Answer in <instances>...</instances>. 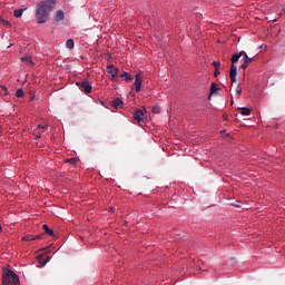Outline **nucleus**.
<instances>
[{
  "label": "nucleus",
  "instance_id": "f257e3e1",
  "mask_svg": "<svg viewBox=\"0 0 285 285\" xmlns=\"http://www.w3.org/2000/svg\"><path fill=\"white\" fill-rule=\"evenodd\" d=\"M57 1L46 0L36 6V21L37 23H46L50 19V12L55 10Z\"/></svg>",
  "mask_w": 285,
  "mask_h": 285
},
{
  "label": "nucleus",
  "instance_id": "f03ea898",
  "mask_svg": "<svg viewBox=\"0 0 285 285\" xmlns=\"http://www.w3.org/2000/svg\"><path fill=\"white\" fill-rule=\"evenodd\" d=\"M2 285H21L19 275H17L12 269H7L2 275Z\"/></svg>",
  "mask_w": 285,
  "mask_h": 285
},
{
  "label": "nucleus",
  "instance_id": "7ed1b4c3",
  "mask_svg": "<svg viewBox=\"0 0 285 285\" xmlns=\"http://www.w3.org/2000/svg\"><path fill=\"white\" fill-rule=\"evenodd\" d=\"M76 86L86 95H90V92H92V85H90V81L88 80L77 81Z\"/></svg>",
  "mask_w": 285,
  "mask_h": 285
},
{
  "label": "nucleus",
  "instance_id": "20e7f679",
  "mask_svg": "<svg viewBox=\"0 0 285 285\" xmlns=\"http://www.w3.org/2000/svg\"><path fill=\"white\" fill-rule=\"evenodd\" d=\"M107 72L111 76V81H117V78L119 77V68L115 65H109L107 66Z\"/></svg>",
  "mask_w": 285,
  "mask_h": 285
},
{
  "label": "nucleus",
  "instance_id": "39448f33",
  "mask_svg": "<svg viewBox=\"0 0 285 285\" xmlns=\"http://www.w3.org/2000/svg\"><path fill=\"white\" fill-rule=\"evenodd\" d=\"M142 81H144V78L141 77V73H136L135 82H134L136 92H141V83H142Z\"/></svg>",
  "mask_w": 285,
  "mask_h": 285
},
{
  "label": "nucleus",
  "instance_id": "423d86ee",
  "mask_svg": "<svg viewBox=\"0 0 285 285\" xmlns=\"http://www.w3.org/2000/svg\"><path fill=\"white\" fill-rule=\"evenodd\" d=\"M229 78L232 81V86H234V83H237V66H235V65L230 66Z\"/></svg>",
  "mask_w": 285,
  "mask_h": 285
},
{
  "label": "nucleus",
  "instance_id": "0eeeda50",
  "mask_svg": "<svg viewBox=\"0 0 285 285\" xmlns=\"http://www.w3.org/2000/svg\"><path fill=\"white\" fill-rule=\"evenodd\" d=\"M43 132H46V127L38 125L33 130L35 139H41V135H43Z\"/></svg>",
  "mask_w": 285,
  "mask_h": 285
},
{
  "label": "nucleus",
  "instance_id": "6e6552de",
  "mask_svg": "<svg viewBox=\"0 0 285 285\" xmlns=\"http://www.w3.org/2000/svg\"><path fill=\"white\" fill-rule=\"evenodd\" d=\"M144 112H146V108L144 109H137L135 112H134V119L136 121H144Z\"/></svg>",
  "mask_w": 285,
  "mask_h": 285
},
{
  "label": "nucleus",
  "instance_id": "1a4fd4ad",
  "mask_svg": "<svg viewBox=\"0 0 285 285\" xmlns=\"http://www.w3.org/2000/svg\"><path fill=\"white\" fill-rule=\"evenodd\" d=\"M112 108H115V110H119V108H124V100H121L120 98H115L112 101Z\"/></svg>",
  "mask_w": 285,
  "mask_h": 285
},
{
  "label": "nucleus",
  "instance_id": "9d476101",
  "mask_svg": "<svg viewBox=\"0 0 285 285\" xmlns=\"http://www.w3.org/2000/svg\"><path fill=\"white\" fill-rule=\"evenodd\" d=\"M65 13H63V10H58L57 11V13H56V16H55V18H53V21L56 22V23H59L60 21H63V19H65Z\"/></svg>",
  "mask_w": 285,
  "mask_h": 285
},
{
  "label": "nucleus",
  "instance_id": "9b49d317",
  "mask_svg": "<svg viewBox=\"0 0 285 285\" xmlns=\"http://www.w3.org/2000/svg\"><path fill=\"white\" fill-rule=\"evenodd\" d=\"M282 32V28L274 26L271 30H269V35L271 37H278V35Z\"/></svg>",
  "mask_w": 285,
  "mask_h": 285
},
{
  "label": "nucleus",
  "instance_id": "f8f14e48",
  "mask_svg": "<svg viewBox=\"0 0 285 285\" xmlns=\"http://www.w3.org/2000/svg\"><path fill=\"white\" fill-rule=\"evenodd\" d=\"M20 60L22 61V63H26V66H29V68H31V66H35V62H32V58H30V56L22 57L20 58Z\"/></svg>",
  "mask_w": 285,
  "mask_h": 285
},
{
  "label": "nucleus",
  "instance_id": "ddd939ff",
  "mask_svg": "<svg viewBox=\"0 0 285 285\" xmlns=\"http://www.w3.org/2000/svg\"><path fill=\"white\" fill-rule=\"evenodd\" d=\"M119 77L121 79H125L126 83H130V81H132V76H130V73H128L127 71L120 73Z\"/></svg>",
  "mask_w": 285,
  "mask_h": 285
},
{
  "label": "nucleus",
  "instance_id": "4468645a",
  "mask_svg": "<svg viewBox=\"0 0 285 285\" xmlns=\"http://www.w3.org/2000/svg\"><path fill=\"white\" fill-rule=\"evenodd\" d=\"M244 55V63H243V68L246 69L248 68V63H250V61H253V58H249L248 55H246V52L242 51Z\"/></svg>",
  "mask_w": 285,
  "mask_h": 285
},
{
  "label": "nucleus",
  "instance_id": "2eb2a0df",
  "mask_svg": "<svg viewBox=\"0 0 285 285\" xmlns=\"http://www.w3.org/2000/svg\"><path fill=\"white\" fill-rule=\"evenodd\" d=\"M238 110H240V115L243 117H248L250 115V108L240 107V108H238Z\"/></svg>",
  "mask_w": 285,
  "mask_h": 285
},
{
  "label": "nucleus",
  "instance_id": "dca6fc26",
  "mask_svg": "<svg viewBox=\"0 0 285 285\" xmlns=\"http://www.w3.org/2000/svg\"><path fill=\"white\" fill-rule=\"evenodd\" d=\"M217 90H219V85H217V82H213L210 86L209 95H215Z\"/></svg>",
  "mask_w": 285,
  "mask_h": 285
},
{
  "label": "nucleus",
  "instance_id": "f3484780",
  "mask_svg": "<svg viewBox=\"0 0 285 285\" xmlns=\"http://www.w3.org/2000/svg\"><path fill=\"white\" fill-rule=\"evenodd\" d=\"M66 48H68L69 50H72V48H75V40L72 38H69L66 41Z\"/></svg>",
  "mask_w": 285,
  "mask_h": 285
},
{
  "label": "nucleus",
  "instance_id": "a211bd4d",
  "mask_svg": "<svg viewBox=\"0 0 285 285\" xmlns=\"http://www.w3.org/2000/svg\"><path fill=\"white\" fill-rule=\"evenodd\" d=\"M42 230H45V233L47 235H50L51 237H52V235H55V232L52 229L48 228V225H46V224L42 225Z\"/></svg>",
  "mask_w": 285,
  "mask_h": 285
},
{
  "label": "nucleus",
  "instance_id": "6ab92c4d",
  "mask_svg": "<svg viewBox=\"0 0 285 285\" xmlns=\"http://www.w3.org/2000/svg\"><path fill=\"white\" fill-rule=\"evenodd\" d=\"M26 9H16L14 11H13V16L14 17H17V19H19V17H23V11H24Z\"/></svg>",
  "mask_w": 285,
  "mask_h": 285
},
{
  "label": "nucleus",
  "instance_id": "aec40b11",
  "mask_svg": "<svg viewBox=\"0 0 285 285\" xmlns=\"http://www.w3.org/2000/svg\"><path fill=\"white\" fill-rule=\"evenodd\" d=\"M242 55H243V52L233 55L232 56V63H237V61H239Z\"/></svg>",
  "mask_w": 285,
  "mask_h": 285
},
{
  "label": "nucleus",
  "instance_id": "412c9836",
  "mask_svg": "<svg viewBox=\"0 0 285 285\" xmlns=\"http://www.w3.org/2000/svg\"><path fill=\"white\" fill-rule=\"evenodd\" d=\"M22 242H35V235H26L24 237H22Z\"/></svg>",
  "mask_w": 285,
  "mask_h": 285
},
{
  "label": "nucleus",
  "instance_id": "4be33fe9",
  "mask_svg": "<svg viewBox=\"0 0 285 285\" xmlns=\"http://www.w3.org/2000/svg\"><path fill=\"white\" fill-rule=\"evenodd\" d=\"M213 66H214L215 70H219V67L222 66V62L219 60H214Z\"/></svg>",
  "mask_w": 285,
  "mask_h": 285
},
{
  "label": "nucleus",
  "instance_id": "5701e85b",
  "mask_svg": "<svg viewBox=\"0 0 285 285\" xmlns=\"http://www.w3.org/2000/svg\"><path fill=\"white\" fill-rule=\"evenodd\" d=\"M16 97H18L19 99H21V97H23V89H17V91H16Z\"/></svg>",
  "mask_w": 285,
  "mask_h": 285
},
{
  "label": "nucleus",
  "instance_id": "b1692460",
  "mask_svg": "<svg viewBox=\"0 0 285 285\" xmlns=\"http://www.w3.org/2000/svg\"><path fill=\"white\" fill-rule=\"evenodd\" d=\"M0 92H2V95H8V87L0 86Z\"/></svg>",
  "mask_w": 285,
  "mask_h": 285
},
{
  "label": "nucleus",
  "instance_id": "393cba45",
  "mask_svg": "<svg viewBox=\"0 0 285 285\" xmlns=\"http://www.w3.org/2000/svg\"><path fill=\"white\" fill-rule=\"evenodd\" d=\"M219 75H222V72L219 71V69H215L214 76H215V77H219Z\"/></svg>",
  "mask_w": 285,
  "mask_h": 285
},
{
  "label": "nucleus",
  "instance_id": "a878e982",
  "mask_svg": "<svg viewBox=\"0 0 285 285\" xmlns=\"http://www.w3.org/2000/svg\"><path fill=\"white\" fill-rule=\"evenodd\" d=\"M236 95H242V88H239V85H237Z\"/></svg>",
  "mask_w": 285,
  "mask_h": 285
},
{
  "label": "nucleus",
  "instance_id": "bb28decb",
  "mask_svg": "<svg viewBox=\"0 0 285 285\" xmlns=\"http://www.w3.org/2000/svg\"><path fill=\"white\" fill-rule=\"evenodd\" d=\"M2 23H3V26H10V21H8V20H2Z\"/></svg>",
  "mask_w": 285,
  "mask_h": 285
},
{
  "label": "nucleus",
  "instance_id": "cd10ccee",
  "mask_svg": "<svg viewBox=\"0 0 285 285\" xmlns=\"http://www.w3.org/2000/svg\"><path fill=\"white\" fill-rule=\"evenodd\" d=\"M68 164H75V158L67 159Z\"/></svg>",
  "mask_w": 285,
  "mask_h": 285
},
{
  "label": "nucleus",
  "instance_id": "c85d7f7f",
  "mask_svg": "<svg viewBox=\"0 0 285 285\" xmlns=\"http://www.w3.org/2000/svg\"><path fill=\"white\" fill-rule=\"evenodd\" d=\"M35 239H41V235H33V242Z\"/></svg>",
  "mask_w": 285,
  "mask_h": 285
},
{
  "label": "nucleus",
  "instance_id": "c756f323",
  "mask_svg": "<svg viewBox=\"0 0 285 285\" xmlns=\"http://www.w3.org/2000/svg\"><path fill=\"white\" fill-rule=\"evenodd\" d=\"M37 259L38 262H41L43 259V255H38Z\"/></svg>",
  "mask_w": 285,
  "mask_h": 285
},
{
  "label": "nucleus",
  "instance_id": "7c9ffc66",
  "mask_svg": "<svg viewBox=\"0 0 285 285\" xmlns=\"http://www.w3.org/2000/svg\"><path fill=\"white\" fill-rule=\"evenodd\" d=\"M46 264H48V262L40 263V266H46Z\"/></svg>",
  "mask_w": 285,
  "mask_h": 285
},
{
  "label": "nucleus",
  "instance_id": "2f4dec72",
  "mask_svg": "<svg viewBox=\"0 0 285 285\" xmlns=\"http://www.w3.org/2000/svg\"><path fill=\"white\" fill-rule=\"evenodd\" d=\"M3 230V227L1 226V224H0V233Z\"/></svg>",
  "mask_w": 285,
  "mask_h": 285
},
{
  "label": "nucleus",
  "instance_id": "473e14b6",
  "mask_svg": "<svg viewBox=\"0 0 285 285\" xmlns=\"http://www.w3.org/2000/svg\"><path fill=\"white\" fill-rule=\"evenodd\" d=\"M10 46H12V43H10V45L8 46V48H10Z\"/></svg>",
  "mask_w": 285,
  "mask_h": 285
},
{
  "label": "nucleus",
  "instance_id": "72a5a7b5",
  "mask_svg": "<svg viewBox=\"0 0 285 285\" xmlns=\"http://www.w3.org/2000/svg\"><path fill=\"white\" fill-rule=\"evenodd\" d=\"M110 210H115V208L111 207Z\"/></svg>",
  "mask_w": 285,
  "mask_h": 285
}]
</instances>
